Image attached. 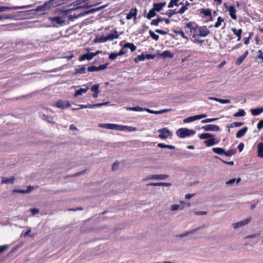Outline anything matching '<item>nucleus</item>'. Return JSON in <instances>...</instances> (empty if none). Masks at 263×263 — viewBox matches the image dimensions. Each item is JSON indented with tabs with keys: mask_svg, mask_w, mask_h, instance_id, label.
I'll use <instances>...</instances> for the list:
<instances>
[{
	"mask_svg": "<svg viewBox=\"0 0 263 263\" xmlns=\"http://www.w3.org/2000/svg\"><path fill=\"white\" fill-rule=\"evenodd\" d=\"M195 120H196L195 117V116H191V117L186 118L185 119H184L183 123H189V122L194 121Z\"/></svg>",
	"mask_w": 263,
	"mask_h": 263,
	"instance_id": "nucleus-49",
	"label": "nucleus"
},
{
	"mask_svg": "<svg viewBox=\"0 0 263 263\" xmlns=\"http://www.w3.org/2000/svg\"><path fill=\"white\" fill-rule=\"evenodd\" d=\"M200 13L203 14L205 16H210L211 20H212L211 10L210 9H202L200 10Z\"/></svg>",
	"mask_w": 263,
	"mask_h": 263,
	"instance_id": "nucleus-25",
	"label": "nucleus"
},
{
	"mask_svg": "<svg viewBox=\"0 0 263 263\" xmlns=\"http://www.w3.org/2000/svg\"><path fill=\"white\" fill-rule=\"evenodd\" d=\"M13 193H18L21 194H27V191L21 189H13L12 190Z\"/></svg>",
	"mask_w": 263,
	"mask_h": 263,
	"instance_id": "nucleus-54",
	"label": "nucleus"
},
{
	"mask_svg": "<svg viewBox=\"0 0 263 263\" xmlns=\"http://www.w3.org/2000/svg\"><path fill=\"white\" fill-rule=\"evenodd\" d=\"M100 127L112 129V123H101L99 124Z\"/></svg>",
	"mask_w": 263,
	"mask_h": 263,
	"instance_id": "nucleus-40",
	"label": "nucleus"
},
{
	"mask_svg": "<svg viewBox=\"0 0 263 263\" xmlns=\"http://www.w3.org/2000/svg\"><path fill=\"white\" fill-rule=\"evenodd\" d=\"M196 131L187 128H181L176 132V135L181 138L195 135Z\"/></svg>",
	"mask_w": 263,
	"mask_h": 263,
	"instance_id": "nucleus-4",
	"label": "nucleus"
},
{
	"mask_svg": "<svg viewBox=\"0 0 263 263\" xmlns=\"http://www.w3.org/2000/svg\"><path fill=\"white\" fill-rule=\"evenodd\" d=\"M12 18V16H10V15H0V20H7V19H11Z\"/></svg>",
	"mask_w": 263,
	"mask_h": 263,
	"instance_id": "nucleus-60",
	"label": "nucleus"
},
{
	"mask_svg": "<svg viewBox=\"0 0 263 263\" xmlns=\"http://www.w3.org/2000/svg\"><path fill=\"white\" fill-rule=\"evenodd\" d=\"M156 15V11L153 8H152L149 11L148 13L146 14V15H144V16L146 17L147 18L150 20L152 18V17Z\"/></svg>",
	"mask_w": 263,
	"mask_h": 263,
	"instance_id": "nucleus-33",
	"label": "nucleus"
},
{
	"mask_svg": "<svg viewBox=\"0 0 263 263\" xmlns=\"http://www.w3.org/2000/svg\"><path fill=\"white\" fill-rule=\"evenodd\" d=\"M49 20L51 22H56L58 24H63L65 21L60 16L50 17L49 18Z\"/></svg>",
	"mask_w": 263,
	"mask_h": 263,
	"instance_id": "nucleus-22",
	"label": "nucleus"
},
{
	"mask_svg": "<svg viewBox=\"0 0 263 263\" xmlns=\"http://www.w3.org/2000/svg\"><path fill=\"white\" fill-rule=\"evenodd\" d=\"M251 221V218L248 217L243 220L240 221L239 222L234 223L232 224L233 228L234 229H238L240 227H244L248 224H249Z\"/></svg>",
	"mask_w": 263,
	"mask_h": 263,
	"instance_id": "nucleus-5",
	"label": "nucleus"
},
{
	"mask_svg": "<svg viewBox=\"0 0 263 263\" xmlns=\"http://www.w3.org/2000/svg\"><path fill=\"white\" fill-rule=\"evenodd\" d=\"M166 3H154L153 4V8L157 12L160 11L163 8V7L165 5Z\"/></svg>",
	"mask_w": 263,
	"mask_h": 263,
	"instance_id": "nucleus-16",
	"label": "nucleus"
},
{
	"mask_svg": "<svg viewBox=\"0 0 263 263\" xmlns=\"http://www.w3.org/2000/svg\"><path fill=\"white\" fill-rule=\"evenodd\" d=\"M206 116H207V115L205 114L195 116L196 120L201 119L206 117Z\"/></svg>",
	"mask_w": 263,
	"mask_h": 263,
	"instance_id": "nucleus-58",
	"label": "nucleus"
},
{
	"mask_svg": "<svg viewBox=\"0 0 263 263\" xmlns=\"http://www.w3.org/2000/svg\"><path fill=\"white\" fill-rule=\"evenodd\" d=\"M161 56L164 58H172L174 56L173 54L168 50L164 51L161 54Z\"/></svg>",
	"mask_w": 263,
	"mask_h": 263,
	"instance_id": "nucleus-35",
	"label": "nucleus"
},
{
	"mask_svg": "<svg viewBox=\"0 0 263 263\" xmlns=\"http://www.w3.org/2000/svg\"><path fill=\"white\" fill-rule=\"evenodd\" d=\"M197 25V24L195 22H190L185 25L184 28L189 29L192 34L193 31H195V29H196Z\"/></svg>",
	"mask_w": 263,
	"mask_h": 263,
	"instance_id": "nucleus-15",
	"label": "nucleus"
},
{
	"mask_svg": "<svg viewBox=\"0 0 263 263\" xmlns=\"http://www.w3.org/2000/svg\"><path fill=\"white\" fill-rule=\"evenodd\" d=\"M245 58L241 55H240L236 61L235 64L237 65H240L243 61L245 60Z\"/></svg>",
	"mask_w": 263,
	"mask_h": 263,
	"instance_id": "nucleus-50",
	"label": "nucleus"
},
{
	"mask_svg": "<svg viewBox=\"0 0 263 263\" xmlns=\"http://www.w3.org/2000/svg\"><path fill=\"white\" fill-rule=\"evenodd\" d=\"M54 105L58 108H65L64 102L62 100L57 101Z\"/></svg>",
	"mask_w": 263,
	"mask_h": 263,
	"instance_id": "nucleus-46",
	"label": "nucleus"
},
{
	"mask_svg": "<svg viewBox=\"0 0 263 263\" xmlns=\"http://www.w3.org/2000/svg\"><path fill=\"white\" fill-rule=\"evenodd\" d=\"M119 165V162H116L112 164V167H111L112 170H113V171L116 170Z\"/></svg>",
	"mask_w": 263,
	"mask_h": 263,
	"instance_id": "nucleus-61",
	"label": "nucleus"
},
{
	"mask_svg": "<svg viewBox=\"0 0 263 263\" xmlns=\"http://www.w3.org/2000/svg\"><path fill=\"white\" fill-rule=\"evenodd\" d=\"M99 84H95L91 86V90L93 92H100L99 90Z\"/></svg>",
	"mask_w": 263,
	"mask_h": 263,
	"instance_id": "nucleus-51",
	"label": "nucleus"
},
{
	"mask_svg": "<svg viewBox=\"0 0 263 263\" xmlns=\"http://www.w3.org/2000/svg\"><path fill=\"white\" fill-rule=\"evenodd\" d=\"M171 110H172V109H161V110H160L158 111L153 110H151L148 108H146L145 109V111H147V112H149L150 114H156V115L162 114L163 113L167 112Z\"/></svg>",
	"mask_w": 263,
	"mask_h": 263,
	"instance_id": "nucleus-12",
	"label": "nucleus"
},
{
	"mask_svg": "<svg viewBox=\"0 0 263 263\" xmlns=\"http://www.w3.org/2000/svg\"><path fill=\"white\" fill-rule=\"evenodd\" d=\"M127 110H132V111H145L146 108H142L139 106H135V107H126V108Z\"/></svg>",
	"mask_w": 263,
	"mask_h": 263,
	"instance_id": "nucleus-26",
	"label": "nucleus"
},
{
	"mask_svg": "<svg viewBox=\"0 0 263 263\" xmlns=\"http://www.w3.org/2000/svg\"><path fill=\"white\" fill-rule=\"evenodd\" d=\"M229 12V14L231 16V17L233 19V20H236L237 18V16H236V9H235V8L234 6L232 5V6H230L229 8L228 9Z\"/></svg>",
	"mask_w": 263,
	"mask_h": 263,
	"instance_id": "nucleus-17",
	"label": "nucleus"
},
{
	"mask_svg": "<svg viewBox=\"0 0 263 263\" xmlns=\"http://www.w3.org/2000/svg\"><path fill=\"white\" fill-rule=\"evenodd\" d=\"M244 123L241 122H235L228 126L229 128H233L236 127H239L243 125Z\"/></svg>",
	"mask_w": 263,
	"mask_h": 263,
	"instance_id": "nucleus-39",
	"label": "nucleus"
},
{
	"mask_svg": "<svg viewBox=\"0 0 263 263\" xmlns=\"http://www.w3.org/2000/svg\"><path fill=\"white\" fill-rule=\"evenodd\" d=\"M31 5H26V6H14L12 7H7V6H0V12L6 11L10 10H16L20 9H25L27 8H30Z\"/></svg>",
	"mask_w": 263,
	"mask_h": 263,
	"instance_id": "nucleus-8",
	"label": "nucleus"
},
{
	"mask_svg": "<svg viewBox=\"0 0 263 263\" xmlns=\"http://www.w3.org/2000/svg\"><path fill=\"white\" fill-rule=\"evenodd\" d=\"M213 151L219 155H224L225 153V150L221 147H214L213 148Z\"/></svg>",
	"mask_w": 263,
	"mask_h": 263,
	"instance_id": "nucleus-30",
	"label": "nucleus"
},
{
	"mask_svg": "<svg viewBox=\"0 0 263 263\" xmlns=\"http://www.w3.org/2000/svg\"><path fill=\"white\" fill-rule=\"evenodd\" d=\"M118 57L117 53L112 52L109 55V59L111 60H114Z\"/></svg>",
	"mask_w": 263,
	"mask_h": 263,
	"instance_id": "nucleus-56",
	"label": "nucleus"
},
{
	"mask_svg": "<svg viewBox=\"0 0 263 263\" xmlns=\"http://www.w3.org/2000/svg\"><path fill=\"white\" fill-rule=\"evenodd\" d=\"M202 129H203L205 131H215V132H219L220 129V127L214 124H208L202 127Z\"/></svg>",
	"mask_w": 263,
	"mask_h": 263,
	"instance_id": "nucleus-10",
	"label": "nucleus"
},
{
	"mask_svg": "<svg viewBox=\"0 0 263 263\" xmlns=\"http://www.w3.org/2000/svg\"><path fill=\"white\" fill-rule=\"evenodd\" d=\"M15 178L11 176L10 178L7 177H2L1 183L2 184H13L14 182Z\"/></svg>",
	"mask_w": 263,
	"mask_h": 263,
	"instance_id": "nucleus-18",
	"label": "nucleus"
},
{
	"mask_svg": "<svg viewBox=\"0 0 263 263\" xmlns=\"http://www.w3.org/2000/svg\"><path fill=\"white\" fill-rule=\"evenodd\" d=\"M137 130L136 127L129 126H124V130H126L129 132H135Z\"/></svg>",
	"mask_w": 263,
	"mask_h": 263,
	"instance_id": "nucleus-48",
	"label": "nucleus"
},
{
	"mask_svg": "<svg viewBox=\"0 0 263 263\" xmlns=\"http://www.w3.org/2000/svg\"><path fill=\"white\" fill-rule=\"evenodd\" d=\"M204 227H205L204 226H202L201 227L197 228L195 229L194 230H192L191 231H187L185 233H184L181 234L180 235H177V237H180V238L184 237L187 236L189 234H193L195 232H196V231H197L198 230H200V229H202V228H203Z\"/></svg>",
	"mask_w": 263,
	"mask_h": 263,
	"instance_id": "nucleus-14",
	"label": "nucleus"
},
{
	"mask_svg": "<svg viewBox=\"0 0 263 263\" xmlns=\"http://www.w3.org/2000/svg\"><path fill=\"white\" fill-rule=\"evenodd\" d=\"M124 126L125 125H119L117 124H112V129L119 131H124Z\"/></svg>",
	"mask_w": 263,
	"mask_h": 263,
	"instance_id": "nucleus-32",
	"label": "nucleus"
},
{
	"mask_svg": "<svg viewBox=\"0 0 263 263\" xmlns=\"http://www.w3.org/2000/svg\"><path fill=\"white\" fill-rule=\"evenodd\" d=\"M257 128L259 130L263 128V120H260L257 124Z\"/></svg>",
	"mask_w": 263,
	"mask_h": 263,
	"instance_id": "nucleus-64",
	"label": "nucleus"
},
{
	"mask_svg": "<svg viewBox=\"0 0 263 263\" xmlns=\"http://www.w3.org/2000/svg\"><path fill=\"white\" fill-rule=\"evenodd\" d=\"M137 14V9L136 8H132L130 10L129 13L127 14L126 18L127 20H130L133 17L136 18Z\"/></svg>",
	"mask_w": 263,
	"mask_h": 263,
	"instance_id": "nucleus-13",
	"label": "nucleus"
},
{
	"mask_svg": "<svg viewBox=\"0 0 263 263\" xmlns=\"http://www.w3.org/2000/svg\"><path fill=\"white\" fill-rule=\"evenodd\" d=\"M232 30L233 32V33L238 37V41H239L241 39L242 29H236L235 28H232Z\"/></svg>",
	"mask_w": 263,
	"mask_h": 263,
	"instance_id": "nucleus-31",
	"label": "nucleus"
},
{
	"mask_svg": "<svg viewBox=\"0 0 263 263\" xmlns=\"http://www.w3.org/2000/svg\"><path fill=\"white\" fill-rule=\"evenodd\" d=\"M241 181L240 178H238L237 179L233 178L227 182H226V184L229 186H232L234 183L236 182V183H239Z\"/></svg>",
	"mask_w": 263,
	"mask_h": 263,
	"instance_id": "nucleus-29",
	"label": "nucleus"
},
{
	"mask_svg": "<svg viewBox=\"0 0 263 263\" xmlns=\"http://www.w3.org/2000/svg\"><path fill=\"white\" fill-rule=\"evenodd\" d=\"M214 138H211L209 140H207L204 142L206 144V146L210 147L214 145L217 144L218 143V141H215Z\"/></svg>",
	"mask_w": 263,
	"mask_h": 263,
	"instance_id": "nucleus-23",
	"label": "nucleus"
},
{
	"mask_svg": "<svg viewBox=\"0 0 263 263\" xmlns=\"http://www.w3.org/2000/svg\"><path fill=\"white\" fill-rule=\"evenodd\" d=\"M258 156L263 153V142L258 143L257 146Z\"/></svg>",
	"mask_w": 263,
	"mask_h": 263,
	"instance_id": "nucleus-45",
	"label": "nucleus"
},
{
	"mask_svg": "<svg viewBox=\"0 0 263 263\" xmlns=\"http://www.w3.org/2000/svg\"><path fill=\"white\" fill-rule=\"evenodd\" d=\"M210 31L206 28V26H199L197 25L196 29L192 33L193 37L196 38L197 36L205 37L207 36Z\"/></svg>",
	"mask_w": 263,
	"mask_h": 263,
	"instance_id": "nucleus-3",
	"label": "nucleus"
},
{
	"mask_svg": "<svg viewBox=\"0 0 263 263\" xmlns=\"http://www.w3.org/2000/svg\"><path fill=\"white\" fill-rule=\"evenodd\" d=\"M93 58V54H92V52L87 53L81 55L79 58V61H82L85 60H87L88 61L91 60Z\"/></svg>",
	"mask_w": 263,
	"mask_h": 263,
	"instance_id": "nucleus-11",
	"label": "nucleus"
},
{
	"mask_svg": "<svg viewBox=\"0 0 263 263\" xmlns=\"http://www.w3.org/2000/svg\"><path fill=\"white\" fill-rule=\"evenodd\" d=\"M168 175L154 174L147 176L146 179L164 180L168 178Z\"/></svg>",
	"mask_w": 263,
	"mask_h": 263,
	"instance_id": "nucleus-9",
	"label": "nucleus"
},
{
	"mask_svg": "<svg viewBox=\"0 0 263 263\" xmlns=\"http://www.w3.org/2000/svg\"><path fill=\"white\" fill-rule=\"evenodd\" d=\"M248 130V127L247 126L243 127L241 129L239 130L236 134V137L237 138H240L242 137L247 133Z\"/></svg>",
	"mask_w": 263,
	"mask_h": 263,
	"instance_id": "nucleus-19",
	"label": "nucleus"
},
{
	"mask_svg": "<svg viewBox=\"0 0 263 263\" xmlns=\"http://www.w3.org/2000/svg\"><path fill=\"white\" fill-rule=\"evenodd\" d=\"M237 152V149L233 148V149H230L227 152L225 151L224 155H226L227 157H231L233 155H235Z\"/></svg>",
	"mask_w": 263,
	"mask_h": 263,
	"instance_id": "nucleus-37",
	"label": "nucleus"
},
{
	"mask_svg": "<svg viewBox=\"0 0 263 263\" xmlns=\"http://www.w3.org/2000/svg\"><path fill=\"white\" fill-rule=\"evenodd\" d=\"M88 89V87H85V88H80L79 89L76 90V92L73 95L74 97H77L78 96L82 95L83 93H85Z\"/></svg>",
	"mask_w": 263,
	"mask_h": 263,
	"instance_id": "nucleus-21",
	"label": "nucleus"
},
{
	"mask_svg": "<svg viewBox=\"0 0 263 263\" xmlns=\"http://www.w3.org/2000/svg\"><path fill=\"white\" fill-rule=\"evenodd\" d=\"M214 136V135L207 133L199 134L198 135L199 138L201 139H208L209 138H213Z\"/></svg>",
	"mask_w": 263,
	"mask_h": 263,
	"instance_id": "nucleus-28",
	"label": "nucleus"
},
{
	"mask_svg": "<svg viewBox=\"0 0 263 263\" xmlns=\"http://www.w3.org/2000/svg\"><path fill=\"white\" fill-rule=\"evenodd\" d=\"M223 21H224V19L222 17L219 16L217 18V21L216 22V23L214 25V27H215V28L219 27L221 25V23Z\"/></svg>",
	"mask_w": 263,
	"mask_h": 263,
	"instance_id": "nucleus-44",
	"label": "nucleus"
},
{
	"mask_svg": "<svg viewBox=\"0 0 263 263\" xmlns=\"http://www.w3.org/2000/svg\"><path fill=\"white\" fill-rule=\"evenodd\" d=\"M119 37V35L118 34V32L116 30H111L110 33H109L107 35L100 36V37H96L94 42L95 43H104L107 41H112L114 39H116Z\"/></svg>",
	"mask_w": 263,
	"mask_h": 263,
	"instance_id": "nucleus-2",
	"label": "nucleus"
},
{
	"mask_svg": "<svg viewBox=\"0 0 263 263\" xmlns=\"http://www.w3.org/2000/svg\"><path fill=\"white\" fill-rule=\"evenodd\" d=\"M42 118L44 120H45L49 123H54V122L53 121V117H52L51 116H46V115L43 114L42 116Z\"/></svg>",
	"mask_w": 263,
	"mask_h": 263,
	"instance_id": "nucleus-36",
	"label": "nucleus"
},
{
	"mask_svg": "<svg viewBox=\"0 0 263 263\" xmlns=\"http://www.w3.org/2000/svg\"><path fill=\"white\" fill-rule=\"evenodd\" d=\"M177 11H176V10H169L166 13V14L168 16V17H171L174 14H177Z\"/></svg>",
	"mask_w": 263,
	"mask_h": 263,
	"instance_id": "nucleus-52",
	"label": "nucleus"
},
{
	"mask_svg": "<svg viewBox=\"0 0 263 263\" xmlns=\"http://www.w3.org/2000/svg\"><path fill=\"white\" fill-rule=\"evenodd\" d=\"M8 248V245H5L3 246H0V254L3 252L5 250H6Z\"/></svg>",
	"mask_w": 263,
	"mask_h": 263,
	"instance_id": "nucleus-62",
	"label": "nucleus"
},
{
	"mask_svg": "<svg viewBox=\"0 0 263 263\" xmlns=\"http://www.w3.org/2000/svg\"><path fill=\"white\" fill-rule=\"evenodd\" d=\"M179 1V0H171L170 2L168 5V8H172L174 6H178L180 5H182L183 3L181 2L180 4H178V2Z\"/></svg>",
	"mask_w": 263,
	"mask_h": 263,
	"instance_id": "nucleus-34",
	"label": "nucleus"
},
{
	"mask_svg": "<svg viewBox=\"0 0 263 263\" xmlns=\"http://www.w3.org/2000/svg\"><path fill=\"white\" fill-rule=\"evenodd\" d=\"M187 7L183 5L178 11H177V13L183 14L187 10Z\"/></svg>",
	"mask_w": 263,
	"mask_h": 263,
	"instance_id": "nucleus-55",
	"label": "nucleus"
},
{
	"mask_svg": "<svg viewBox=\"0 0 263 263\" xmlns=\"http://www.w3.org/2000/svg\"><path fill=\"white\" fill-rule=\"evenodd\" d=\"M86 72L85 65H81L80 68H76L74 74H84Z\"/></svg>",
	"mask_w": 263,
	"mask_h": 263,
	"instance_id": "nucleus-20",
	"label": "nucleus"
},
{
	"mask_svg": "<svg viewBox=\"0 0 263 263\" xmlns=\"http://www.w3.org/2000/svg\"><path fill=\"white\" fill-rule=\"evenodd\" d=\"M30 212H31L33 215H35L37 214L39 212V210L36 208H31L29 209Z\"/></svg>",
	"mask_w": 263,
	"mask_h": 263,
	"instance_id": "nucleus-63",
	"label": "nucleus"
},
{
	"mask_svg": "<svg viewBox=\"0 0 263 263\" xmlns=\"http://www.w3.org/2000/svg\"><path fill=\"white\" fill-rule=\"evenodd\" d=\"M109 63H107L102 65H100L98 67H96L95 66L92 65L88 66L87 68V71L89 72H95L98 71L102 70H104L107 68V66Z\"/></svg>",
	"mask_w": 263,
	"mask_h": 263,
	"instance_id": "nucleus-6",
	"label": "nucleus"
},
{
	"mask_svg": "<svg viewBox=\"0 0 263 263\" xmlns=\"http://www.w3.org/2000/svg\"><path fill=\"white\" fill-rule=\"evenodd\" d=\"M251 114L255 116H258L263 112V107L256 108L251 110Z\"/></svg>",
	"mask_w": 263,
	"mask_h": 263,
	"instance_id": "nucleus-24",
	"label": "nucleus"
},
{
	"mask_svg": "<svg viewBox=\"0 0 263 263\" xmlns=\"http://www.w3.org/2000/svg\"><path fill=\"white\" fill-rule=\"evenodd\" d=\"M246 115V112L243 109H239L238 111V112L235 113L234 114V116L237 117H243Z\"/></svg>",
	"mask_w": 263,
	"mask_h": 263,
	"instance_id": "nucleus-43",
	"label": "nucleus"
},
{
	"mask_svg": "<svg viewBox=\"0 0 263 263\" xmlns=\"http://www.w3.org/2000/svg\"><path fill=\"white\" fill-rule=\"evenodd\" d=\"M123 48H129L132 52L134 51L137 48L136 46L132 43H126L124 44Z\"/></svg>",
	"mask_w": 263,
	"mask_h": 263,
	"instance_id": "nucleus-27",
	"label": "nucleus"
},
{
	"mask_svg": "<svg viewBox=\"0 0 263 263\" xmlns=\"http://www.w3.org/2000/svg\"><path fill=\"white\" fill-rule=\"evenodd\" d=\"M173 32L176 34H180L183 39H186V40H189L188 37L184 34V32L182 30H174Z\"/></svg>",
	"mask_w": 263,
	"mask_h": 263,
	"instance_id": "nucleus-42",
	"label": "nucleus"
},
{
	"mask_svg": "<svg viewBox=\"0 0 263 263\" xmlns=\"http://www.w3.org/2000/svg\"><path fill=\"white\" fill-rule=\"evenodd\" d=\"M218 119V118H209V119H206L202 120L201 121V123H209V122H211L216 121Z\"/></svg>",
	"mask_w": 263,
	"mask_h": 263,
	"instance_id": "nucleus-53",
	"label": "nucleus"
},
{
	"mask_svg": "<svg viewBox=\"0 0 263 263\" xmlns=\"http://www.w3.org/2000/svg\"><path fill=\"white\" fill-rule=\"evenodd\" d=\"M60 5L59 0H49L44 3L43 5L37 6L35 10L36 12L43 11Z\"/></svg>",
	"mask_w": 263,
	"mask_h": 263,
	"instance_id": "nucleus-1",
	"label": "nucleus"
},
{
	"mask_svg": "<svg viewBox=\"0 0 263 263\" xmlns=\"http://www.w3.org/2000/svg\"><path fill=\"white\" fill-rule=\"evenodd\" d=\"M163 21L162 17L159 16L156 20H153L151 23V25L158 26L159 22Z\"/></svg>",
	"mask_w": 263,
	"mask_h": 263,
	"instance_id": "nucleus-38",
	"label": "nucleus"
},
{
	"mask_svg": "<svg viewBox=\"0 0 263 263\" xmlns=\"http://www.w3.org/2000/svg\"><path fill=\"white\" fill-rule=\"evenodd\" d=\"M155 32L161 35H165L167 33V31L158 29H156Z\"/></svg>",
	"mask_w": 263,
	"mask_h": 263,
	"instance_id": "nucleus-59",
	"label": "nucleus"
},
{
	"mask_svg": "<svg viewBox=\"0 0 263 263\" xmlns=\"http://www.w3.org/2000/svg\"><path fill=\"white\" fill-rule=\"evenodd\" d=\"M157 146L160 148H167L171 149H174L175 148V146L172 145H166L163 143H159Z\"/></svg>",
	"mask_w": 263,
	"mask_h": 263,
	"instance_id": "nucleus-41",
	"label": "nucleus"
},
{
	"mask_svg": "<svg viewBox=\"0 0 263 263\" xmlns=\"http://www.w3.org/2000/svg\"><path fill=\"white\" fill-rule=\"evenodd\" d=\"M158 132L160 133L158 136L159 138L162 139H167L168 137L171 135V132L167 128L159 129Z\"/></svg>",
	"mask_w": 263,
	"mask_h": 263,
	"instance_id": "nucleus-7",
	"label": "nucleus"
},
{
	"mask_svg": "<svg viewBox=\"0 0 263 263\" xmlns=\"http://www.w3.org/2000/svg\"><path fill=\"white\" fill-rule=\"evenodd\" d=\"M149 33L152 38L154 39L155 41H157L159 40V35L155 34L152 30H150L149 31Z\"/></svg>",
	"mask_w": 263,
	"mask_h": 263,
	"instance_id": "nucleus-47",
	"label": "nucleus"
},
{
	"mask_svg": "<svg viewBox=\"0 0 263 263\" xmlns=\"http://www.w3.org/2000/svg\"><path fill=\"white\" fill-rule=\"evenodd\" d=\"M217 101L219 102V103H222V104L230 103L231 102V101L230 100L222 99H219V100H217Z\"/></svg>",
	"mask_w": 263,
	"mask_h": 263,
	"instance_id": "nucleus-57",
	"label": "nucleus"
}]
</instances>
